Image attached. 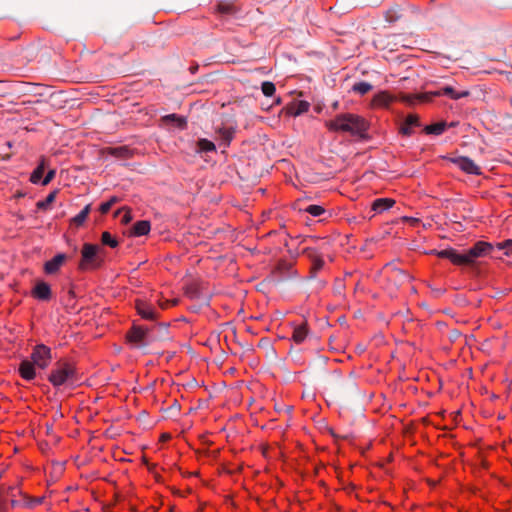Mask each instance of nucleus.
Wrapping results in <instances>:
<instances>
[{"mask_svg": "<svg viewBox=\"0 0 512 512\" xmlns=\"http://www.w3.org/2000/svg\"><path fill=\"white\" fill-rule=\"evenodd\" d=\"M386 269L389 271L390 279L396 286H401L404 283L410 282L412 277L404 270L396 267L393 263H388Z\"/></svg>", "mask_w": 512, "mask_h": 512, "instance_id": "nucleus-9", "label": "nucleus"}, {"mask_svg": "<svg viewBox=\"0 0 512 512\" xmlns=\"http://www.w3.org/2000/svg\"><path fill=\"white\" fill-rule=\"evenodd\" d=\"M305 211L309 213L310 215L317 217L324 213V208L320 205H309L305 208Z\"/></svg>", "mask_w": 512, "mask_h": 512, "instance_id": "nucleus-36", "label": "nucleus"}, {"mask_svg": "<svg viewBox=\"0 0 512 512\" xmlns=\"http://www.w3.org/2000/svg\"><path fill=\"white\" fill-rule=\"evenodd\" d=\"M445 129H446V123L439 122V123H435V124L426 126L424 130L427 134L440 135L445 131Z\"/></svg>", "mask_w": 512, "mask_h": 512, "instance_id": "nucleus-25", "label": "nucleus"}, {"mask_svg": "<svg viewBox=\"0 0 512 512\" xmlns=\"http://www.w3.org/2000/svg\"><path fill=\"white\" fill-rule=\"evenodd\" d=\"M66 260L65 254H57L51 260L47 261L44 265V271L47 274H55L59 271L60 267Z\"/></svg>", "mask_w": 512, "mask_h": 512, "instance_id": "nucleus-15", "label": "nucleus"}, {"mask_svg": "<svg viewBox=\"0 0 512 512\" xmlns=\"http://www.w3.org/2000/svg\"><path fill=\"white\" fill-rule=\"evenodd\" d=\"M41 501H42L41 498L34 499V500H32L30 506H35V505L41 503Z\"/></svg>", "mask_w": 512, "mask_h": 512, "instance_id": "nucleus-41", "label": "nucleus"}, {"mask_svg": "<svg viewBox=\"0 0 512 512\" xmlns=\"http://www.w3.org/2000/svg\"><path fill=\"white\" fill-rule=\"evenodd\" d=\"M132 220V216L129 210H127L122 218V223L127 224Z\"/></svg>", "mask_w": 512, "mask_h": 512, "instance_id": "nucleus-39", "label": "nucleus"}, {"mask_svg": "<svg viewBox=\"0 0 512 512\" xmlns=\"http://www.w3.org/2000/svg\"><path fill=\"white\" fill-rule=\"evenodd\" d=\"M216 132L220 135L226 145L232 140L234 131L230 128H218Z\"/></svg>", "mask_w": 512, "mask_h": 512, "instance_id": "nucleus-31", "label": "nucleus"}, {"mask_svg": "<svg viewBox=\"0 0 512 512\" xmlns=\"http://www.w3.org/2000/svg\"><path fill=\"white\" fill-rule=\"evenodd\" d=\"M163 121L166 123H173L179 129H184L187 125L186 118L177 116L176 114H169L163 117Z\"/></svg>", "mask_w": 512, "mask_h": 512, "instance_id": "nucleus-23", "label": "nucleus"}, {"mask_svg": "<svg viewBox=\"0 0 512 512\" xmlns=\"http://www.w3.org/2000/svg\"><path fill=\"white\" fill-rule=\"evenodd\" d=\"M101 242L103 245H107L111 248H116L118 246V241L114 238L109 232L105 231L102 233Z\"/></svg>", "mask_w": 512, "mask_h": 512, "instance_id": "nucleus-29", "label": "nucleus"}, {"mask_svg": "<svg viewBox=\"0 0 512 512\" xmlns=\"http://www.w3.org/2000/svg\"><path fill=\"white\" fill-rule=\"evenodd\" d=\"M438 257L449 259L455 265H466L467 259L464 253H459L455 249H444L437 252Z\"/></svg>", "mask_w": 512, "mask_h": 512, "instance_id": "nucleus-11", "label": "nucleus"}, {"mask_svg": "<svg viewBox=\"0 0 512 512\" xmlns=\"http://www.w3.org/2000/svg\"><path fill=\"white\" fill-rule=\"evenodd\" d=\"M19 373L25 380H32L36 376L35 364L29 360H23L19 366Z\"/></svg>", "mask_w": 512, "mask_h": 512, "instance_id": "nucleus-17", "label": "nucleus"}, {"mask_svg": "<svg viewBox=\"0 0 512 512\" xmlns=\"http://www.w3.org/2000/svg\"><path fill=\"white\" fill-rule=\"evenodd\" d=\"M126 339L134 348H144L150 345L154 338L147 327L133 325L126 334Z\"/></svg>", "mask_w": 512, "mask_h": 512, "instance_id": "nucleus-4", "label": "nucleus"}, {"mask_svg": "<svg viewBox=\"0 0 512 512\" xmlns=\"http://www.w3.org/2000/svg\"><path fill=\"white\" fill-rule=\"evenodd\" d=\"M91 210V205L87 204L73 219L72 222L77 225L81 226L87 219L89 213Z\"/></svg>", "mask_w": 512, "mask_h": 512, "instance_id": "nucleus-24", "label": "nucleus"}, {"mask_svg": "<svg viewBox=\"0 0 512 512\" xmlns=\"http://www.w3.org/2000/svg\"><path fill=\"white\" fill-rule=\"evenodd\" d=\"M17 504H18V502H17V501H15V500H12V501H11V505H12V507H15Z\"/></svg>", "mask_w": 512, "mask_h": 512, "instance_id": "nucleus-44", "label": "nucleus"}, {"mask_svg": "<svg viewBox=\"0 0 512 512\" xmlns=\"http://www.w3.org/2000/svg\"><path fill=\"white\" fill-rule=\"evenodd\" d=\"M44 173V167L43 165H39L31 174L30 181L34 184H37L40 182L42 175Z\"/></svg>", "mask_w": 512, "mask_h": 512, "instance_id": "nucleus-35", "label": "nucleus"}, {"mask_svg": "<svg viewBox=\"0 0 512 512\" xmlns=\"http://www.w3.org/2000/svg\"><path fill=\"white\" fill-rule=\"evenodd\" d=\"M498 250H504L505 255L512 254V239L505 240L496 244Z\"/></svg>", "mask_w": 512, "mask_h": 512, "instance_id": "nucleus-33", "label": "nucleus"}, {"mask_svg": "<svg viewBox=\"0 0 512 512\" xmlns=\"http://www.w3.org/2000/svg\"><path fill=\"white\" fill-rule=\"evenodd\" d=\"M372 89V85L368 82H357L352 86V90L360 95H365Z\"/></svg>", "mask_w": 512, "mask_h": 512, "instance_id": "nucleus-28", "label": "nucleus"}, {"mask_svg": "<svg viewBox=\"0 0 512 512\" xmlns=\"http://www.w3.org/2000/svg\"><path fill=\"white\" fill-rule=\"evenodd\" d=\"M461 333L458 330H452L450 333V339L455 341L458 337H460Z\"/></svg>", "mask_w": 512, "mask_h": 512, "instance_id": "nucleus-40", "label": "nucleus"}, {"mask_svg": "<svg viewBox=\"0 0 512 512\" xmlns=\"http://www.w3.org/2000/svg\"><path fill=\"white\" fill-rule=\"evenodd\" d=\"M261 90L265 96L270 97L275 93L276 87L274 83L265 81L262 83Z\"/></svg>", "mask_w": 512, "mask_h": 512, "instance_id": "nucleus-32", "label": "nucleus"}, {"mask_svg": "<svg viewBox=\"0 0 512 512\" xmlns=\"http://www.w3.org/2000/svg\"><path fill=\"white\" fill-rule=\"evenodd\" d=\"M451 162L454 163L459 169L464 171L465 173L472 175H480L481 170L480 167L470 158L465 156H460L456 158H452Z\"/></svg>", "mask_w": 512, "mask_h": 512, "instance_id": "nucleus-8", "label": "nucleus"}, {"mask_svg": "<svg viewBox=\"0 0 512 512\" xmlns=\"http://www.w3.org/2000/svg\"><path fill=\"white\" fill-rule=\"evenodd\" d=\"M310 104L307 101H295L287 106V113L292 116H299L309 110Z\"/></svg>", "mask_w": 512, "mask_h": 512, "instance_id": "nucleus-18", "label": "nucleus"}, {"mask_svg": "<svg viewBox=\"0 0 512 512\" xmlns=\"http://www.w3.org/2000/svg\"><path fill=\"white\" fill-rule=\"evenodd\" d=\"M69 294H70L71 296H74V292H73V290H70V291H69Z\"/></svg>", "mask_w": 512, "mask_h": 512, "instance_id": "nucleus-45", "label": "nucleus"}, {"mask_svg": "<svg viewBox=\"0 0 512 512\" xmlns=\"http://www.w3.org/2000/svg\"><path fill=\"white\" fill-rule=\"evenodd\" d=\"M420 125L419 117L416 114H410L406 117L404 122L400 126V133L405 136L412 134V128Z\"/></svg>", "mask_w": 512, "mask_h": 512, "instance_id": "nucleus-16", "label": "nucleus"}, {"mask_svg": "<svg viewBox=\"0 0 512 512\" xmlns=\"http://www.w3.org/2000/svg\"><path fill=\"white\" fill-rule=\"evenodd\" d=\"M100 247L94 244L85 243L81 254L82 259L79 264L81 270L97 269L102 265L103 259L100 256Z\"/></svg>", "mask_w": 512, "mask_h": 512, "instance_id": "nucleus-2", "label": "nucleus"}, {"mask_svg": "<svg viewBox=\"0 0 512 512\" xmlns=\"http://www.w3.org/2000/svg\"><path fill=\"white\" fill-rule=\"evenodd\" d=\"M118 201H119V198H118V197H116V196L111 197L107 202H104V203H102V204L100 205V208H99L100 212H101L102 214H106V213H108V212H109V210L111 209V207H112L115 203H117Z\"/></svg>", "mask_w": 512, "mask_h": 512, "instance_id": "nucleus-34", "label": "nucleus"}, {"mask_svg": "<svg viewBox=\"0 0 512 512\" xmlns=\"http://www.w3.org/2000/svg\"><path fill=\"white\" fill-rule=\"evenodd\" d=\"M75 367L68 362H59L51 371L48 380L55 387L61 386L69 381L75 380Z\"/></svg>", "mask_w": 512, "mask_h": 512, "instance_id": "nucleus-3", "label": "nucleus"}, {"mask_svg": "<svg viewBox=\"0 0 512 512\" xmlns=\"http://www.w3.org/2000/svg\"><path fill=\"white\" fill-rule=\"evenodd\" d=\"M304 253L307 254L311 260V277H316V274L323 268L324 260L322 257L312 248H306Z\"/></svg>", "mask_w": 512, "mask_h": 512, "instance_id": "nucleus-12", "label": "nucleus"}, {"mask_svg": "<svg viewBox=\"0 0 512 512\" xmlns=\"http://www.w3.org/2000/svg\"><path fill=\"white\" fill-rule=\"evenodd\" d=\"M55 170H49L46 174V176L44 177V179L42 180V185H48L52 180L53 178L55 177Z\"/></svg>", "mask_w": 512, "mask_h": 512, "instance_id": "nucleus-38", "label": "nucleus"}, {"mask_svg": "<svg viewBox=\"0 0 512 512\" xmlns=\"http://www.w3.org/2000/svg\"><path fill=\"white\" fill-rule=\"evenodd\" d=\"M31 359L36 367L45 369L52 359L51 349L44 344L36 345L31 354Z\"/></svg>", "mask_w": 512, "mask_h": 512, "instance_id": "nucleus-7", "label": "nucleus"}, {"mask_svg": "<svg viewBox=\"0 0 512 512\" xmlns=\"http://www.w3.org/2000/svg\"><path fill=\"white\" fill-rule=\"evenodd\" d=\"M307 334L308 330L306 324H301L294 328L292 339L295 343L300 344L306 339Z\"/></svg>", "mask_w": 512, "mask_h": 512, "instance_id": "nucleus-22", "label": "nucleus"}, {"mask_svg": "<svg viewBox=\"0 0 512 512\" xmlns=\"http://www.w3.org/2000/svg\"><path fill=\"white\" fill-rule=\"evenodd\" d=\"M168 439H170V435H169V434H166V433H165V434H162V435H161V440H162V441H166V440H168Z\"/></svg>", "mask_w": 512, "mask_h": 512, "instance_id": "nucleus-42", "label": "nucleus"}, {"mask_svg": "<svg viewBox=\"0 0 512 512\" xmlns=\"http://www.w3.org/2000/svg\"><path fill=\"white\" fill-rule=\"evenodd\" d=\"M56 195H57L56 190L49 193L44 200L37 202V204H36L37 208L40 210L48 209V207L55 201Z\"/></svg>", "mask_w": 512, "mask_h": 512, "instance_id": "nucleus-26", "label": "nucleus"}, {"mask_svg": "<svg viewBox=\"0 0 512 512\" xmlns=\"http://www.w3.org/2000/svg\"><path fill=\"white\" fill-rule=\"evenodd\" d=\"M197 147L199 152H213L216 150L215 144L207 139H199Z\"/></svg>", "mask_w": 512, "mask_h": 512, "instance_id": "nucleus-27", "label": "nucleus"}, {"mask_svg": "<svg viewBox=\"0 0 512 512\" xmlns=\"http://www.w3.org/2000/svg\"><path fill=\"white\" fill-rule=\"evenodd\" d=\"M150 229L151 225L149 221H138L133 225L131 234L133 236H144L150 232Z\"/></svg>", "mask_w": 512, "mask_h": 512, "instance_id": "nucleus-21", "label": "nucleus"}, {"mask_svg": "<svg viewBox=\"0 0 512 512\" xmlns=\"http://www.w3.org/2000/svg\"><path fill=\"white\" fill-rule=\"evenodd\" d=\"M0 512H6L5 507L1 500H0Z\"/></svg>", "mask_w": 512, "mask_h": 512, "instance_id": "nucleus-43", "label": "nucleus"}, {"mask_svg": "<svg viewBox=\"0 0 512 512\" xmlns=\"http://www.w3.org/2000/svg\"><path fill=\"white\" fill-rule=\"evenodd\" d=\"M469 94L470 93L467 90L457 92L454 90V88L452 86H444L443 88H441L439 90L431 91V92H427V93L418 95L417 99H419L420 101H430L433 97L446 95V96L450 97L451 99L457 100V99H460L463 97H467Z\"/></svg>", "mask_w": 512, "mask_h": 512, "instance_id": "nucleus-6", "label": "nucleus"}, {"mask_svg": "<svg viewBox=\"0 0 512 512\" xmlns=\"http://www.w3.org/2000/svg\"><path fill=\"white\" fill-rule=\"evenodd\" d=\"M326 126L330 131L348 132L360 138L366 137L365 133L368 128L364 118L350 113L336 116L333 120L326 122Z\"/></svg>", "mask_w": 512, "mask_h": 512, "instance_id": "nucleus-1", "label": "nucleus"}, {"mask_svg": "<svg viewBox=\"0 0 512 512\" xmlns=\"http://www.w3.org/2000/svg\"><path fill=\"white\" fill-rule=\"evenodd\" d=\"M51 288L50 286L46 283V282H38L33 291H32V295L38 299V300H42V301H48L50 298H51Z\"/></svg>", "mask_w": 512, "mask_h": 512, "instance_id": "nucleus-14", "label": "nucleus"}, {"mask_svg": "<svg viewBox=\"0 0 512 512\" xmlns=\"http://www.w3.org/2000/svg\"><path fill=\"white\" fill-rule=\"evenodd\" d=\"M107 153L119 159H128L132 156L133 151L128 146H118L107 148Z\"/></svg>", "mask_w": 512, "mask_h": 512, "instance_id": "nucleus-19", "label": "nucleus"}, {"mask_svg": "<svg viewBox=\"0 0 512 512\" xmlns=\"http://www.w3.org/2000/svg\"><path fill=\"white\" fill-rule=\"evenodd\" d=\"M217 9L221 14H231L235 12L234 6L228 3H219Z\"/></svg>", "mask_w": 512, "mask_h": 512, "instance_id": "nucleus-37", "label": "nucleus"}, {"mask_svg": "<svg viewBox=\"0 0 512 512\" xmlns=\"http://www.w3.org/2000/svg\"><path fill=\"white\" fill-rule=\"evenodd\" d=\"M494 247L492 244L484 241H478L473 247L464 252L467 259L466 265H472L475 260L492 254Z\"/></svg>", "mask_w": 512, "mask_h": 512, "instance_id": "nucleus-5", "label": "nucleus"}, {"mask_svg": "<svg viewBox=\"0 0 512 512\" xmlns=\"http://www.w3.org/2000/svg\"><path fill=\"white\" fill-rule=\"evenodd\" d=\"M391 100L389 94L382 92L374 97V104L378 106H388Z\"/></svg>", "mask_w": 512, "mask_h": 512, "instance_id": "nucleus-30", "label": "nucleus"}, {"mask_svg": "<svg viewBox=\"0 0 512 512\" xmlns=\"http://www.w3.org/2000/svg\"><path fill=\"white\" fill-rule=\"evenodd\" d=\"M384 19L390 25H394L397 22L402 21L404 19V9H403V7L398 5V4L391 5L384 12Z\"/></svg>", "mask_w": 512, "mask_h": 512, "instance_id": "nucleus-10", "label": "nucleus"}, {"mask_svg": "<svg viewBox=\"0 0 512 512\" xmlns=\"http://www.w3.org/2000/svg\"><path fill=\"white\" fill-rule=\"evenodd\" d=\"M395 204V201L391 198H378L373 201L372 209L378 213H382Z\"/></svg>", "mask_w": 512, "mask_h": 512, "instance_id": "nucleus-20", "label": "nucleus"}, {"mask_svg": "<svg viewBox=\"0 0 512 512\" xmlns=\"http://www.w3.org/2000/svg\"><path fill=\"white\" fill-rule=\"evenodd\" d=\"M137 313L145 320H155L157 318L156 310L148 303L138 300L136 301Z\"/></svg>", "mask_w": 512, "mask_h": 512, "instance_id": "nucleus-13", "label": "nucleus"}]
</instances>
